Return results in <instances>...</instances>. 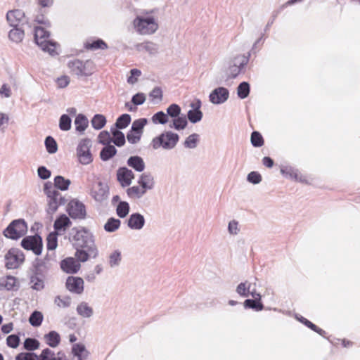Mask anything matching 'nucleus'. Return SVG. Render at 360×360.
<instances>
[{"label": "nucleus", "instance_id": "obj_34", "mask_svg": "<svg viewBox=\"0 0 360 360\" xmlns=\"http://www.w3.org/2000/svg\"><path fill=\"white\" fill-rule=\"evenodd\" d=\"M88 120L83 114L77 115L75 120V129L79 132H84L88 127Z\"/></svg>", "mask_w": 360, "mask_h": 360}, {"label": "nucleus", "instance_id": "obj_61", "mask_svg": "<svg viewBox=\"0 0 360 360\" xmlns=\"http://www.w3.org/2000/svg\"><path fill=\"white\" fill-rule=\"evenodd\" d=\"M98 142L104 146L110 145L112 142V138L108 131H102L98 136Z\"/></svg>", "mask_w": 360, "mask_h": 360}, {"label": "nucleus", "instance_id": "obj_10", "mask_svg": "<svg viewBox=\"0 0 360 360\" xmlns=\"http://www.w3.org/2000/svg\"><path fill=\"white\" fill-rule=\"evenodd\" d=\"M21 246L27 250H32L36 255H40L43 248L42 238L38 234L25 237L21 240Z\"/></svg>", "mask_w": 360, "mask_h": 360}, {"label": "nucleus", "instance_id": "obj_42", "mask_svg": "<svg viewBox=\"0 0 360 360\" xmlns=\"http://www.w3.org/2000/svg\"><path fill=\"white\" fill-rule=\"evenodd\" d=\"M129 204L126 201H120L116 208V213L120 218H124L129 212Z\"/></svg>", "mask_w": 360, "mask_h": 360}, {"label": "nucleus", "instance_id": "obj_33", "mask_svg": "<svg viewBox=\"0 0 360 360\" xmlns=\"http://www.w3.org/2000/svg\"><path fill=\"white\" fill-rule=\"evenodd\" d=\"M70 224V219L65 214H62L56 219L53 227L56 231H60L65 230Z\"/></svg>", "mask_w": 360, "mask_h": 360}, {"label": "nucleus", "instance_id": "obj_27", "mask_svg": "<svg viewBox=\"0 0 360 360\" xmlns=\"http://www.w3.org/2000/svg\"><path fill=\"white\" fill-rule=\"evenodd\" d=\"M25 37V31L22 28V27H15L11 29L8 32V38L9 39L15 43H20Z\"/></svg>", "mask_w": 360, "mask_h": 360}, {"label": "nucleus", "instance_id": "obj_40", "mask_svg": "<svg viewBox=\"0 0 360 360\" xmlns=\"http://www.w3.org/2000/svg\"><path fill=\"white\" fill-rule=\"evenodd\" d=\"M131 118L129 114H122L116 120L115 124V128L117 129H125L131 122Z\"/></svg>", "mask_w": 360, "mask_h": 360}, {"label": "nucleus", "instance_id": "obj_52", "mask_svg": "<svg viewBox=\"0 0 360 360\" xmlns=\"http://www.w3.org/2000/svg\"><path fill=\"white\" fill-rule=\"evenodd\" d=\"M121 252L120 250L113 251L109 256V264L110 267L119 266L121 262Z\"/></svg>", "mask_w": 360, "mask_h": 360}, {"label": "nucleus", "instance_id": "obj_58", "mask_svg": "<svg viewBox=\"0 0 360 360\" xmlns=\"http://www.w3.org/2000/svg\"><path fill=\"white\" fill-rule=\"evenodd\" d=\"M86 47L89 49L97 50V49H106L108 48L107 44L102 39H97L94 41L92 43L88 44Z\"/></svg>", "mask_w": 360, "mask_h": 360}, {"label": "nucleus", "instance_id": "obj_39", "mask_svg": "<svg viewBox=\"0 0 360 360\" xmlns=\"http://www.w3.org/2000/svg\"><path fill=\"white\" fill-rule=\"evenodd\" d=\"M92 127L96 130L102 129L106 124V118L101 114L95 115L91 121Z\"/></svg>", "mask_w": 360, "mask_h": 360}, {"label": "nucleus", "instance_id": "obj_20", "mask_svg": "<svg viewBox=\"0 0 360 360\" xmlns=\"http://www.w3.org/2000/svg\"><path fill=\"white\" fill-rule=\"evenodd\" d=\"M45 276L38 274L37 272L32 271L29 276L30 288L36 291H41L45 287Z\"/></svg>", "mask_w": 360, "mask_h": 360}, {"label": "nucleus", "instance_id": "obj_30", "mask_svg": "<svg viewBox=\"0 0 360 360\" xmlns=\"http://www.w3.org/2000/svg\"><path fill=\"white\" fill-rule=\"evenodd\" d=\"M117 153V149L111 144L105 146L100 152V158L103 161H108Z\"/></svg>", "mask_w": 360, "mask_h": 360}, {"label": "nucleus", "instance_id": "obj_37", "mask_svg": "<svg viewBox=\"0 0 360 360\" xmlns=\"http://www.w3.org/2000/svg\"><path fill=\"white\" fill-rule=\"evenodd\" d=\"M70 181L62 176H56L54 179V188L60 191H66L70 184Z\"/></svg>", "mask_w": 360, "mask_h": 360}, {"label": "nucleus", "instance_id": "obj_13", "mask_svg": "<svg viewBox=\"0 0 360 360\" xmlns=\"http://www.w3.org/2000/svg\"><path fill=\"white\" fill-rule=\"evenodd\" d=\"M6 20L11 27H22L28 24V20L25 13L20 9L9 11L6 13Z\"/></svg>", "mask_w": 360, "mask_h": 360}, {"label": "nucleus", "instance_id": "obj_5", "mask_svg": "<svg viewBox=\"0 0 360 360\" xmlns=\"http://www.w3.org/2000/svg\"><path fill=\"white\" fill-rule=\"evenodd\" d=\"M27 231V223L24 219H18L12 221L4 231L3 233L8 238L18 240L25 236Z\"/></svg>", "mask_w": 360, "mask_h": 360}, {"label": "nucleus", "instance_id": "obj_12", "mask_svg": "<svg viewBox=\"0 0 360 360\" xmlns=\"http://www.w3.org/2000/svg\"><path fill=\"white\" fill-rule=\"evenodd\" d=\"M249 58L243 55L236 56L227 70L226 74L228 78H236L240 72L241 70L247 65Z\"/></svg>", "mask_w": 360, "mask_h": 360}, {"label": "nucleus", "instance_id": "obj_24", "mask_svg": "<svg viewBox=\"0 0 360 360\" xmlns=\"http://www.w3.org/2000/svg\"><path fill=\"white\" fill-rule=\"evenodd\" d=\"M138 184L147 192L154 188V178L150 173H143L138 179Z\"/></svg>", "mask_w": 360, "mask_h": 360}, {"label": "nucleus", "instance_id": "obj_64", "mask_svg": "<svg viewBox=\"0 0 360 360\" xmlns=\"http://www.w3.org/2000/svg\"><path fill=\"white\" fill-rule=\"evenodd\" d=\"M153 100L155 101V103H159L162 100V91L160 87H155L149 94Z\"/></svg>", "mask_w": 360, "mask_h": 360}, {"label": "nucleus", "instance_id": "obj_53", "mask_svg": "<svg viewBox=\"0 0 360 360\" xmlns=\"http://www.w3.org/2000/svg\"><path fill=\"white\" fill-rule=\"evenodd\" d=\"M54 303L60 308L69 307L71 304V298L69 296L62 297L58 295L55 297Z\"/></svg>", "mask_w": 360, "mask_h": 360}, {"label": "nucleus", "instance_id": "obj_17", "mask_svg": "<svg viewBox=\"0 0 360 360\" xmlns=\"http://www.w3.org/2000/svg\"><path fill=\"white\" fill-rule=\"evenodd\" d=\"M134 179V174L133 172L127 167H120L117 170V179L122 187L129 186Z\"/></svg>", "mask_w": 360, "mask_h": 360}, {"label": "nucleus", "instance_id": "obj_19", "mask_svg": "<svg viewBox=\"0 0 360 360\" xmlns=\"http://www.w3.org/2000/svg\"><path fill=\"white\" fill-rule=\"evenodd\" d=\"M135 49L139 52H146L150 56L156 55L160 49V46L151 41H145L141 43L136 44Z\"/></svg>", "mask_w": 360, "mask_h": 360}, {"label": "nucleus", "instance_id": "obj_50", "mask_svg": "<svg viewBox=\"0 0 360 360\" xmlns=\"http://www.w3.org/2000/svg\"><path fill=\"white\" fill-rule=\"evenodd\" d=\"M151 120L154 124H165L169 122L167 115L163 111H159L154 114Z\"/></svg>", "mask_w": 360, "mask_h": 360}, {"label": "nucleus", "instance_id": "obj_8", "mask_svg": "<svg viewBox=\"0 0 360 360\" xmlns=\"http://www.w3.org/2000/svg\"><path fill=\"white\" fill-rule=\"evenodd\" d=\"M5 266L7 269L19 268L25 261V255L18 248H11L4 256Z\"/></svg>", "mask_w": 360, "mask_h": 360}, {"label": "nucleus", "instance_id": "obj_4", "mask_svg": "<svg viewBox=\"0 0 360 360\" xmlns=\"http://www.w3.org/2000/svg\"><path fill=\"white\" fill-rule=\"evenodd\" d=\"M133 24L136 32L143 35L152 34L158 28L155 19L152 16H137L134 20Z\"/></svg>", "mask_w": 360, "mask_h": 360}, {"label": "nucleus", "instance_id": "obj_22", "mask_svg": "<svg viewBox=\"0 0 360 360\" xmlns=\"http://www.w3.org/2000/svg\"><path fill=\"white\" fill-rule=\"evenodd\" d=\"M144 217L138 212L131 214L127 219V226L132 230H141L145 225Z\"/></svg>", "mask_w": 360, "mask_h": 360}, {"label": "nucleus", "instance_id": "obj_26", "mask_svg": "<svg viewBox=\"0 0 360 360\" xmlns=\"http://www.w3.org/2000/svg\"><path fill=\"white\" fill-rule=\"evenodd\" d=\"M45 342L51 347H57L60 342V336L59 333L55 330H51L44 336Z\"/></svg>", "mask_w": 360, "mask_h": 360}, {"label": "nucleus", "instance_id": "obj_48", "mask_svg": "<svg viewBox=\"0 0 360 360\" xmlns=\"http://www.w3.org/2000/svg\"><path fill=\"white\" fill-rule=\"evenodd\" d=\"M23 345H24V348L28 351L36 350V349H39V347L40 346L39 342L37 339L32 338H26L24 341Z\"/></svg>", "mask_w": 360, "mask_h": 360}, {"label": "nucleus", "instance_id": "obj_46", "mask_svg": "<svg viewBox=\"0 0 360 360\" xmlns=\"http://www.w3.org/2000/svg\"><path fill=\"white\" fill-rule=\"evenodd\" d=\"M250 94V84L246 82H241L237 88L238 96L244 99L248 96Z\"/></svg>", "mask_w": 360, "mask_h": 360}, {"label": "nucleus", "instance_id": "obj_60", "mask_svg": "<svg viewBox=\"0 0 360 360\" xmlns=\"http://www.w3.org/2000/svg\"><path fill=\"white\" fill-rule=\"evenodd\" d=\"M15 360H39L38 355L34 352H20L15 356Z\"/></svg>", "mask_w": 360, "mask_h": 360}, {"label": "nucleus", "instance_id": "obj_47", "mask_svg": "<svg viewBox=\"0 0 360 360\" xmlns=\"http://www.w3.org/2000/svg\"><path fill=\"white\" fill-rule=\"evenodd\" d=\"M45 146L46 148V150L50 154L56 153L58 150V145L55 139L51 136H49L46 138L45 141Z\"/></svg>", "mask_w": 360, "mask_h": 360}, {"label": "nucleus", "instance_id": "obj_44", "mask_svg": "<svg viewBox=\"0 0 360 360\" xmlns=\"http://www.w3.org/2000/svg\"><path fill=\"white\" fill-rule=\"evenodd\" d=\"M147 123L148 120L146 118L135 120L131 124V130L135 131V134H141L143 129Z\"/></svg>", "mask_w": 360, "mask_h": 360}, {"label": "nucleus", "instance_id": "obj_57", "mask_svg": "<svg viewBox=\"0 0 360 360\" xmlns=\"http://www.w3.org/2000/svg\"><path fill=\"white\" fill-rule=\"evenodd\" d=\"M187 117L191 123L195 124L202 120V111L189 110L187 113Z\"/></svg>", "mask_w": 360, "mask_h": 360}, {"label": "nucleus", "instance_id": "obj_7", "mask_svg": "<svg viewBox=\"0 0 360 360\" xmlns=\"http://www.w3.org/2000/svg\"><path fill=\"white\" fill-rule=\"evenodd\" d=\"M70 72L78 77H88L92 75V63L89 60L83 62L78 59L70 60L68 64Z\"/></svg>", "mask_w": 360, "mask_h": 360}, {"label": "nucleus", "instance_id": "obj_11", "mask_svg": "<svg viewBox=\"0 0 360 360\" xmlns=\"http://www.w3.org/2000/svg\"><path fill=\"white\" fill-rule=\"evenodd\" d=\"M109 189L105 184L101 181L92 184L89 188L90 195L97 202H103L108 197Z\"/></svg>", "mask_w": 360, "mask_h": 360}, {"label": "nucleus", "instance_id": "obj_21", "mask_svg": "<svg viewBox=\"0 0 360 360\" xmlns=\"http://www.w3.org/2000/svg\"><path fill=\"white\" fill-rule=\"evenodd\" d=\"M38 357L39 360H68L63 352L60 351L56 354L49 348L44 349Z\"/></svg>", "mask_w": 360, "mask_h": 360}, {"label": "nucleus", "instance_id": "obj_55", "mask_svg": "<svg viewBox=\"0 0 360 360\" xmlns=\"http://www.w3.org/2000/svg\"><path fill=\"white\" fill-rule=\"evenodd\" d=\"M57 233L52 232L50 233L47 236V248L49 250H53L57 248L58 245V239H57Z\"/></svg>", "mask_w": 360, "mask_h": 360}, {"label": "nucleus", "instance_id": "obj_38", "mask_svg": "<svg viewBox=\"0 0 360 360\" xmlns=\"http://www.w3.org/2000/svg\"><path fill=\"white\" fill-rule=\"evenodd\" d=\"M111 132L113 136L112 142L118 147L122 146L125 143L124 134L121 131L113 128L111 129Z\"/></svg>", "mask_w": 360, "mask_h": 360}, {"label": "nucleus", "instance_id": "obj_51", "mask_svg": "<svg viewBox=\"0 0 360 360\" xmlns=\"http://www.w3.org/2000/svg\"><path fill=\"white\" fill-rule=\"evenodd\" d=\"M76 250L77 251L75 256L77 258L76 260L79 262H84L88 260L89 257H92V254H90V252L85 248H76Z\"/></svg>", "mask_w": 360, "mask_h": 360}, {"label": "nucleus", "instance_id": "obj_56", "mask_svg": "<svg viewBox=\"0 0 360 360\" xmlns=\"http://www.w3.org/2000/svg\"><path fill=\"white\" fill-rule=\"evenodd\" d=\"M181 108L179 105L176 103L171 104L167 108V117H171L172 118H176V117L179 116L181 114Z\"/></svg>", "mask_w": 360, "mask_h": 360}, {"label": "nucleus", "instance_id": "obj_63", "mask_svg": "<svg viewBox=\"0 0 360 360\" xmlns=\"http://www.w3.org/2000/svg\"><path fill=\"white\" fill-rule=\"evenodd\" d=\"M6 344L9 347L17 348L20 344V338L18 335L12 334L7 337Z\"/></svg>", "mask_w": 360, "mask_h": 360}, {"label": "nucleus", "instance_id": "obj_41", "mask_svg": "<svg viewBox=\"0 0 360 360\" xmlns=\"http://www.w3.org/2000/svg\"><path fill=\"white\" fill-rule=\"evenodd\" d=\"M244 307L245 309H252L256 311H259L264 309V305L261 302V300L247 299L244 302Z\"/></svg>", "mask_w": 360, "mask_h": 360}, {"label": "nucleus", "instance_id": "obj_62", "mask_svg": "<svg viewBox=\"0 0 360 360\" xmlns=\"http://www.w3.org/2000/svg\"><path fill=\"white\" fill-rule=\"evenodd\" d=\"M4 281V288L7 290H13L14 287L16 285L17 279L15 277L13 276H8L6 278H3Z\"/></svg>", "mask_w": 360, "mask_h": 360}, {"label": "nucleus", "instance_id": "obj_23", "mask_svg": "<svg viewBox=\"0 0 360 360\" xmlns=\"http://www.w3.org/2000/svg\"><path fill=\"white\" fill-rule=\"evenodd\" d=\"M51 267V264L47 257L44 259L37 258L34 262L33 269L32 271L37 272L38 274L46 276V274L49 271Z\"/></svg>", "mask_w": 360, "mask_h": 360}, {"label": "nucleus", "instance_id": "obj_9", "mask_svg": "<svg viewBox=\"0 0 360 360\" xmlns=\"http://www.w3.org/2000/svg\"><path fill=\"white\" fill-rule=\"evenodd\" d=\"M91 141L89 139H82L77 148V155L82 165H89L93 161L92 154L90 151Z\"/></svg>", "mask_w": 360, "mask_h": 360}, {"label": "nucleus", "instance_id": "obj_28", "mask_svg": "<svg viewBox=\"0 0 360 360\" xmlns=\"http://www.w3.org/2000/svg\"><path fill=\"white\" fill-rule=\"evenodd\" d=\"M77 313L82 318H90L94 314V310L87 302H82L76 308Z\"/></svg>", "mask_w": 360, "mask_h": 360}, {"label": "nucleus", "instance_id": "obj_31", "mask_svg": "<svg viewBox=\"0 0 360 360\" xmlns=\"http://www.w3.org/2000/svg\"><path fill=\"white\" fill-rule=\"evenodd\" d=\"M146 192L140 186H134L127 189V194L131 199H140Z\"/></svg>", "mask_w": 360, "mask_h": 360}, {"label": "nucleus", "instance_id": "obj_45", "mask_svg": "<svg viewBox=\"0 0 360 360\" xmlns=\"http://www.w3.org/2000/svg\"><path fill=\"white\" fill-rule=\"evenodd\" d=\"M43 318L44 317L41 312L39 311H34L31 314L29 318V322L32 326L38 327L41 326Z\"/></svg>", "mask_w": 360, "mask_h": 360}, {"label": "nucleus", "instance_id": "obj_16", "mask_svg": "<svg viewBox=\"0 0 360 360\" xmlns=\"http://www.w3.org/2000/svg\"><path fill=\"white\" fill-rule=\"evenodd\" d=\"M229 96V90L225 87H217L214 89L210 94V101L215 105H219L225 103Z\"/></svg>", "mask_w": 360, "mask_h": 360}, {"label": "nucleus", "instance_id": "obj_43", "mask_svg": "<svg viewBox=\"0 0 360 360\" xmlns=\"http://www.w3.org/2000/svg\"><path fill=\"white\" fill-rule=\"evenodd\" d=\"M198 141L199 134L194 133L186 139L184 146L186 148L194 149L197 147Z\"/></svg>", "mask_w": 360, "mask_h": 360}, {"label": "nucleus", "instance_id": "obj_25", "mask_svg": "<svg viewBox=\"0 0 360 360\" xmlns=\"http://www.w3.org/2000/svg\"><path fill=\"white\" fill-rule=\"evenodd\" d=\"M129 167L133 168L138 172L145 169L146 165L143 158L138 155L131 156L127 162Z\"/></svg>", "mask_w": 360, "mask_h": 360}, {"label": "nucleus", "instance_id": "obj_35", "mask_svg": "<svg viewBox=\"0 0 360 360\" xmlns=\"http://www.w3.org/2000/svg\"><path fill=\"white\" fill-rule=\"evenodd\" d=\"M252 283L246 281L239 283L236 289V292L241 297H248L250 295Z\"/></svg>", "mask_w": 360, "mask_h": 360}, {"label": "nucleus", "instance_id": "obj_14", "mask_svg": "<svg viewBox=\"0 0 360 360\" xmlns=\"http://www.w3.org/2000/svg\"><path fill=\"white\" fill-rule=\"evenodd\" d=\"M68 211L73 219H84L86 215L85 206L78 200H72L69 202Z\"/></svg>", "mask_w": 360, "mask_h": 360}, {"label": "nucleus", "instance_id": "obj_49", "mask_svg": "<svg viewBox=\"0 0 360 360\" xmlns=\"http://www.w3.org/2000/svg\"><path fill=\"white\" fill-rule=\"evenodd\" d=\"M72 120L69 115L63 114L59 120V128L62 131H68L71 128Z\"/></svg>", "mask_w": 360, "mask_h": 360}, {"label": "nucleus", "instance_id": "obj_54", "mask_svg": "<svg viewBox=\"0 0 360 360\" xmlns=\"http://www.w3.org/2000/svg\"><path fill=\"white\" fill-rule=\"evenodd\" d=\"M251 143L254 147H261L264 145V139L258 131H253L250 137Z\"/></svg>", "mask_w": 360, "mask_h": 360}, {"label": "nucleus", "instance_id": "obj_36", "mask_svg": "<svg viewBox=\"0 0 360 360\" xmlns=\"http://www.w3.org/2000/svg\"><path fill=\"white\" fill-rule=\"evenodd\" d=\"M121 225V221L114 217L109 218L104 225V229L106 232L112 233L117 231Z\"/></svg>", "mask_w": 360, "mask_h": 360}, {"label": "nucleus", "instance_id": "obj_18", "mask_svg": "<svg viewBox=\"0 0 360 360\" xmlns=\"http://www.w3.org/2000/svg\"><path fill=\"white\" fill-rule=\"evenodd\" d=\"M80 267L79 262L73 257H67L60 262L61 269L67 274H76Z\"/></svg>", "mask_w": 360, "mask_h": 360}, {"label": "nucleus", "instance_id": "obj_1", "mask_svg": "<svg viewBox=\"0 0 360 360\" xmlns=\"http://www.w3.org/2000/svg\"><path fill=\"white\" fill-rule=\"evenodd\" d=\"M70 240L75 248H85L92 257L98 255V250L94 243L93 233L84 228H74L70 233Z\"/></svg>", "mask_w": 360, "mask_h": 360}, {"label": "nucleus", "instance_id": "obj_6", "mask_svg": "<svg viewBox=\"0 0 360 360\" xmlns=\"http://www.w3.org/2000/svg\"><path fill=\"white\" fill-rule=\"evenodd\" d=\"M44 192L49 198L48 212H55L58 206L63 203L61 194L53 187L52 183L49 181L44 184Z\"/></svg>", "mask_w": 360, "mask_h": 360}, {"label": "nucleus", "instance_id": "obj_29", "mask_svg": "<svg viewBox=\"0 0 360 360\" xmlns=\"http://www.w3.org/2000/svg\"><path fill=\"white\" fill-rule=\"evenodd\" d=\"M281 174L287 178L292 179L296 181H304V179L300 176L298 170L290 166L283 167L281 169Z\"/></svg>", "mask_w": 360, "mask_h": 360}, {"label": "nucleus", "instance_id": "obj_15", "mask_svg": "<svg viewBox=\"0 0 360 360\" xmlns=\"http://www.w3.org/2000/svg\"><path fill=\"white\" fill-rule=\"evenodd\" d=\"M84 280L80 277L68 276L66 282V288L72 293L80 295L84 291Z\"/></svg>", "mask_w": 360, "mask_h": 360}, {"label": "nucleus", "instance_id": "obj_32", "mask_svg": "<svg viewBox=\"0 0 360 360\" xmlns=\"http://www.w3.org/2000/svg\"><path fill=\"white\" fill-rule=\"evenodd\" d=\"M188 122L185 115L178 116L174 118L169 123V128H174L176 130H181L186 127Z\"/></svg>", "mask_w": 360, "mask_h": 360}, {"label": "nucleus", "instance_id": "obj_3", "mask_svg": "<svg viewBox=\"0 0 360 360\" xmlns=\"http://www.w3.org/2000/svg\"><path fill=\"white\" fill-rule=\"evenodd\" d=\"M179 140V136L177 134L168 131L153 138L151 146L154 150L162 148L164 150H169L175 148Z\"/></svg>", "mask_w": 360, "mask_h": 360}, {"label": "nucleus", "instance_id": "obj_2", "mask_svg": "<svg viewBox=\"0 0 360 360\" xmlns=\"http://www.w3.org/2000/svg\"><path fill=\"white\" fill-rule=\"evenodd\" d=\"M34 36L36 44L42 51L49 53L51 56L58 54L56 51L58 44L49 39L50 34L44 28L35 27Z\"/></svg>", "mask_w": 360, "mask_h": 360}, {"label": "nucleus", "instance_id": "obj_59", "mask_svg": "<svg viewBox=\"0 0 360 360\" xmlns=\"http://www.w3.org/2000/svg\"><path fill=\"white\" fill-rule=\"evenodd\" d=\"M72 353L75 356H79L81 355H84V353H85V356H86L88 354V352L86 350V347L84 345L81 343H77L73 345L72 347Z\"/></svg>", "mask_w": 360, "mask_h": 360}]
</instances>
